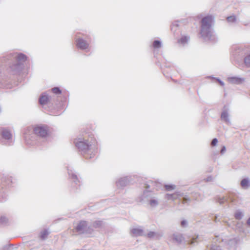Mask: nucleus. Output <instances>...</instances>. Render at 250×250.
Returning a JSON list of instances; mask_svg holds the SVG:
<instances>
[{"label": "nucleus", "instance_id": "1", "mask_svg": "<svg viewBox=\"0 0 250 250\" xmlns=\"http://www.w3.org/2000/svg\"><path fill=\"white\" fill-rule=\"evenodd\" d=\"M74 143L82 155L86 159L93 158L97 152L98 144L95 140L89 141L84 138L78 137L74 139Z\"/></svg>", "mask_w": 250, "mask_h": 250}, {"label": "nucleus", "instance_id": "2", "mask_svg": "<svg viewBox=\"0 0 250 250\" xmlns=\"http://www.w3.org/2000/svg\"><path fill=\"white\" fill-rule=\"evenodd\" d=\"M214 17L212 15L203 18L201 21L200 34L204 41L215 43L217 42L218 38L212 27Z\"/></svg>", "mask_w": 250, "mask_h": 250}, {"label": "nucleus", "instance_id": "3", "mask_svg": "<svg viewBox=\"0 0 250 250\" xmlns=\"http://www.w3.org/2000/svg\"><path fill=\"white\" fill-rule=\"evenodd\" d=\"M155 183L152 181L147 182L145 184L146 189L143 192L142 199H146L149 202V205L152 207H157L159 204L157 198L155 195V193L152 190V188L154 186Z\"/></svg>", "mask_w": 250, "mask_h": 250}, {"label": "nucleus", "instance_id": "4", "mask_svg": "<svg viewBox=\"0 0 250 250\" xmlns=\"http://www.w3.org/2000/svg\"><path fill=\"white\" fill-rule=\"evenodd\" d=\"M11 57L15 59V62L10 67L14 74H17L23 67V62L27 60V57L22 53H14L12 55Z\"/></svg>", "mask_w": 250, "mask_h": 250}, {"label": "nucleus", "instance_id": "5", "mask_svg": "<svg viewBox=\"0 0 250 250\" xmlns=\"http://www.w3.org/2000/svg\"><path fill=\"white\" fill-rule=\"evenodd\" d=\"M0 141L7 146H11L13 144L14 140L10 128L0 126Z\"/></svg>", "mask_w": 250, "mask_h": 250}, {"label": "nucleus", "instance_id": "6", "mask_svg": "<svg viewBox=\"0 0 250 250\" xmlns=\"http://www.w3.org/2000/svg\"><path fill=\"white\" fill-rule=\"evenodd\" d=\"M165 198L168 200H171L172 201L179 199V204L182 203L184 205H188L191 201L189 197L185 195L184 193L180 192H176L173 194H166L165 195Z\"/></svg>", "mask_w": 250, "mask_h": 250}, {"label": "nucleus", "instance_id": "7", "mask_svg": "<svg viewBox=\"0 0 250 250\" xmlns=\"http://www.w3.org/2000/svg\"><path fill=\"white\" fill-rule=\"evenodd\" d=\"M67 172L69 175V178L71 182V186L74 192L76 191L80 186V181L73 167L71 166L67 167Z\"/></svg>", "mask_w": 250, "mask_h": 250}, {"label": "nucleus", "instance_id": "8", "mask_svg": "<svg viewBox=\"0 0 250 250\" xmlns=\"http://www.w3.org/2000/svg\"><path fill=\"white\" fill-rule=\"evenodd\" d=\"M24 138L25 143L29 146H34L37 143V136L33 132L31 127H27L24 133Z\"/></svg>", "mask_w": 250, "mask_h": 250}, {"label": "nucleus", "instance_id": "9", "mask_svg": "<svg viewBox=\"0 0 250 250\" xmlns=\"http://www.w3.org/2000/svg\"><path fill=\"white\" fill-rule=\"evenodd\" d=\"M75 229L79 234L91 233L93 231V229H90V227L88 226L87 222L85 221H80L75 227Z\"/></svg>", "mask_w": 250, "mask_h": 250}, {"label": "nucleus", "instance_id": "10", "mask_svg": "<svg viewBox=\"0 0 250 250\" xmlns=\"http://www.w3.org/2000/svg\"><path fill=\"white\" fill-rule=\"evenodd\" d=\"M233 193H228L226 196L222 197H217L216 198V201L220 205L226 204L228 205L229 207H230L233 205Z\"/></svg>", "mask_w": 250, "mask_h": 250}, {"label": "nucleus", "instance_id": "11", "mask_svg": "<svg viewBox=\"0 0 250 250\" xmlns=\"http://www.w3.org/2000/svg\"><path fill=\"white\" fill-rule=\"evenodd\" d=\"M221 121L225 123L227 125L231 124L230 119V111L228 105H224L220 116Z\"/></svg>", "mask_w": 250, "mask_h": 250}, {"label": "nucleus", "instance_id": "12", "mask_svg": "<svg viewBox=\"0 0 250 250\" xmlns=\"http://www.w3.org/2000/svg\"><path fill=\"white\" fill-rule=\"evenodd\" d=\"M75 42L76 47L79 49L85 50L89 48V41L83 39V37H77L76 39Z\"/></svg>", "mask_w": 250, "mask_h": 250}, {"label": "nucleus", "instance_id": "13", "mask_svg": "<svg viewBox=\"0 0 250 250\" xmlns=\"http://www.w3.org/2000/svg\"><path fill=\"white\" fill-rule=\"evenodd\" d=\"M33 131L37 138H44L48 135V130L44 126H37L34 128Z\"/></svg>", "mask_w": 250, "mask_h": 250}, {"label": "nucleus", "instance_id": "14", "mask_svg": "<svg viewBox=\"0 0 250 250\" xmlns=\"http://www.w3.org/2000/svg\"><path fill=\"white\" fill-rule=\"evenodd\" d=\"M216 241H218L219 243L221 242H224L227 248L229 249H233L234 246V240L233 238H230L229 239H223L220 236H216Z\"/></svg>", "mask_w": 250, "mask_h": 250}, {"label": "nucleus", "instance_id": "15", "mask_svg": "<svg viewBox=\"0 0 250 250\" xmlns=\"http://www.w3.org/2000/svg\"><path fill=\"white\" fill-rule=\"evenodd\" d=\"M13 180V178L8 174L4 173L1 177V182L6 186H12L14 183Z\"/></svg>", "mask_w": 250, "mask_h": 250}, {"label": "nucleus", "instance_id": "16", "mask_svg": "<svg viewBox=\"0 0 250 250\" xmlns=\"http://www.w3.org/2000/svg\"><path fill=\"white\" fill-rule=\"evenodd\" d=\"M130 176H125L119 179L116 182L117 187L123 188L127 186L131 180Z\"/></svg>", "mask_w": 250, "mask_h": 250}, {"label": "nucleus", "instance_id": "17", "mask_svg": "<svg viewBox=\"0 0 250 250\" xmlns=\"http://www.w3.org/2000/svg\"><path fill=\"white\" fill-rule=\"evenodd\" d=\"M171 239L174 243H176L177 244H181L184 241V237L183 234L180 233H174L171 236Z\"/></svg>", "mask_w": 250, "mask_h": 250}, {"label": "nucleus", "instance_id": "18", "mask_svg": "<svg viewBox=\"0 0 250 250\" xmlns=\"http://www.w3.org/2000/svg\"><path fill=\"white\" fill-rule=\"evenodd\" d=\"M246 225L242 222H238L235 224V229H238L239 231L246 234L249 232L247 229H245Z\"/></svg>", "mask_w": 250, "mask_h": 250}, {"label": "nucleus", "instance_id": "19", "mask_svg": "<svg viewBox=\"0 0 250 250\" xmlns=\"http://www.w3.org/2000/svg\"><path fill=\"white\" fill-rule=\"evenodd\" d=\"M240 186L243 189H248L250 187V179L249 178L243 179L240 182Z\"/></svg>", "mask_w": 250, "mask_h": 250}, {"label": "nucleus", "instance_id": "20", "mask_svg": "<svg viewBox=\"0 0 250 250\" xmlns=\"http://www.w3.org/2000/svg\"><path fill=\"white\" fill-rule=\"evenodd\" d=\"M49 101V97L46 93H43L39 98V103L42 105L46 104Z\"/></svg>", "mask_w": 250, "mask_h": 250}, {"label": "nucleus", "instance_id": "21", "mask_svg": "<svg viewBox=\"0 0 250 250\" xmlns=\"http://www.w3.org/2000/svg\"><path fill=\"white\" fill-rule=\"evenodd\" d=\"M131 233L134 236H142L143 235V230L140 228H133L131 230Z\"/></svg>", "mask_w": 250, "mask_h": 250}, {"label": "nucleus", "instance_id": "22", "mask_svg": "<svg viewBox=\"0 0 250 250\" xmlns=\"http://www.w3.org/2000/svg\"><path fill=\"white\" fill-rule=\"evenodd\" d=\"M103 224V223L102 221L97 220L94 221L92 223V224L91 225H90L89 226L90 227V229H93L92 228L97 229L101 228Z\"/></svg>", "mask_w": 250, "mask_h": 250}, {"label": "nucleus", "instance_id": "23", "mask_svg": "<svg viewBox=\"0 0 250 250\" xmlns=\"http://www.w3.org/2000/svg\"><path fill=\"white\" fill-rule=\"evenodd\" d=\"M244 216L243 211L239 209L235 211V219L241 220Z\"/></svg>", "mask_w": 250, "mask_h": 250}, {"label": "nucleus", "instance_id": "24", "mask_svg": "<svg viewBox=\"0 0 250 250\" xmlns=\"http://www.w3.org/2000/svg\"><path fill=\"white\" fill-rule=\"evenodd\" d=\"M189 39V37L184 36H182L179 40H178V42L180 43L185 44L188 42Z\"/></svg>", "mask_w": 250, "mask_h": 250}, {"label": "nucleus", "instance_id": "25", "mask_svg": "<svg viewBox=\"0 0 250 250\" xmlns=\"http://www.w3.org/2000/svg\"><path fill=\"white\" fill-rule=\"evenodd\" d=\"M208 78L211 79L212 80H214L216 82H217L219 84L222 86H224V83L221 81L219 78L214 77L212 76H209L208 77Z\"/></svg>", "mask_w": 250, "mask_h": 250}, {"label": "nucleus", "instance_id": "26", "mask_svg": "<svg viewBox=\"0 0 250 250\" xmlns=\"http://www.w3.org/2000/svg\"><path fill=\"white\" fill-rule=\"evenodd\" d=\"M162 46V42L159 40H155L153 42V47L154 48H159Z\"/></svg>", "mask_w": 250, "mask_h": 250}, {"label": "nucleus", "instance_id": "27", "mask_svg": "<svg viewBox=\"0 0 250 250\" xmlns=\"http://www.w3.org/2000/svg\"><path fill=\"white\" fill-rule=\"evenodd\" d=\"M8 219L7 218L4 216H2L0 218V225H4L7 223Z\"/></svg>", "mask_w": 250, "mask_h": 250}, {"label": "nucleus", "instance_id": "28", "mask_svg": "<svg viewBox=\"0 0 250 250\" xmlns=\"http://www.w3.org/2000/svg\"><path fill=\"white\" fill-rule=\"evenodd\" d=\"M49 233L46 229H44L41 232L40 237L41 239H44L48 235Z\"/></svg>", "mask_w": 250, "mask_h": 250}, {"label": "nucleus", "instance_id": "29", "mask_svg": "<svg viewBox=\"0 0 250 250\" xmlns=\"http://www.w3.org/2000/svg\"><path fill=\"white\" fill-rule=\"evenodd\" d=\"M165 188L166 190L170 191L175 188V186L174 185H165Z\"/></svg>", "mask_w": 250, "mask_h": 250}, {"label": "nucleus", "instance_id": "30", "mask_svg": "<svg viewBox=\"0 0 250 250\" xmlns=\"http://www.w3.org/2000/svg\"><path fill=\"white\" fill-rule=\"evenodd\" d=\"M52 91L55 94H60L62 93V90L58 87H55L52 88Z\"/></svg>", "mask_w": 250, "mask_h": 250}, {"label": "nucleus", "instance_id": "31", "mask_svg": "<svg viewBox=\"0 0 250 250\" xmlns=\"http://www.w3.org/2000/svg\"><path fill=\"white\" fill-rule=\"evenodd\" d=\"M244 62L247 67H250V55L245 57L244 59Z\"/></svg>", "mask_w": 250, "mask_h": 250}, {"label": "nucleus", "instance_id": "32", "mask_svg": "<svg viewBox=\"0 0 250 250\" xmlns=\"http://www.w3.org/2000/svg\"><path fill=\"white\" fill-rule=\"evenodd\" d=\"M180 226L182 228H186L188 226V222L186 219H183L180 223Z\"/></svg>", "mask_w": 250, "mask_h": 250}, {"label": "nucleus", "instance_id": "33", "mask_svg": "<svg viewBox=\"0 0 250 250\" xmlns=\"http://www.w3.org/2000/svg\"><path fill=\"white\" fill-rule=\"evenodd\" d=\"M179 26V24L177 21H175L173 22L171 26V30L175 31L176 30V28Z\"/></svg>", "mask_w": 250, "mask_h": 250}, {"label": "nucleus", "instance_id": "34", "mask_svg": "<svg viewBox=\"0 0 250 250\" xmlns=\"http://www.w3.org/2000/svg\"><path fill=\"white\" fill-rule=\"evenodd\" d=\"M218 142V139L216 138L212 139L210 143V146L212 147L215 146L217 145V143Z\"/></svg>", "mask_w": 250, "mask_h": 250}, {"label": "nucleus", "instance_id": "35", "mask_svg": "<svg viewBox=\"0 0 250 250\" xmlns=\"http://www.w3.org/2000/svg\"><path fill=\"white\" fill-rule=\"evenodd\" d=\"M156 233L154 231H150L147 233V236L149 238H152L156 236Z\"/></svg>", "mask_w": 250, "mask_h": 250}, {"label": "nucleus", "instance_id": "36", "mask_svg": "<svg viewBox=\"0 0 250 250\" xmlns=\"http://www.w3.org/2000/svg\"><path fill=\"white\" fill-rule=\"evenodd\" d=\"M198 237L199 236H197L195 238H193L191 240H190L189 241L188 244L190 245H194L195 243L197 242V239H198Z\"/></svg>", "mask_w": 250, "mask_h": 250}, {"label": "nucleus", "instance_id": "37", "mask_svg": "<svg viewBox=\"0 0 250 250\" xmlns=\"http://www.w3.org/2000/svg\"><path fill=\"white\" fill-rule=\"evenodd\" d=\"M228 22H234V15H231L229 16L227 19Z\"/></svg>", "mask_w": 250, "mask_h": 250}, {"label": "nucleus", "instance_id": "38", "mask_svg": "<svg viewBox=\"0 0 250 250\" xmlns=\"http://www.w3.org/2000/svg\"><path fill=\"white\" fill-rule=\"evenodd\" d=\"M235 84L241 83L244 81V79L239 78L236 77H235Z\"/></svg>", "mask_w": 250, "mask_h": 250}, {"label": "nucleus", "instance_id": "39", "mask_svg": "<svg viewBox=\"0 0 250 250\" xmlns=\"http://www.w3.org/2000/svg\"><path fill=\"white\" fill-rule=\"evenodd\" d=\"M209 250H222V249L219 246L213 245L210 247Z\"/></svg>", "mask_w": 250, "mask_h": 250}, {"label": "nucleus", "instance_id": "40", "mask_svg": "<svg viewBox=\"0 0 250 250\" xmlns=\"http://www.w3.org/2000/svg\"><path fill=\"white\" fill-rule=\"evenodd\" d=\"M226 151V147L225 146H222V148L220 150V153L221 155H223L225 152Z\"/></svg>", "mask_w": 250, "mask_h": 250}, {"label": "nucleus", "instance_id": "41", "mask_svg": "<svg viewBox=\"0 0 250 250\" xmlns=\"http://www.w3.org/2000/svg\"><path fill=\"white\" fill-rule=\"evenodd\" d=\"M13 245H9L8 246H5L3 247V250H11L12 249Z\"/></svg>", "mask_w": 250, "mask_h": 250}, {"label": "nucleus", "instance_id": "42", "mask_svg": "<svg viewBox=\"0 0 250 250\" xmlns=\"http://www.w3.org/2000/svg\"><path fill=\"white\" fill-rule=\"evenodd\" d=\"M228 81L230 83H234V77H229L228 78Z\"/></svg>", "mask_w": 250, "mask_h": 250}, {"label": "nucleus", "instance_id": "43", "mask_svg": "<svg viewBox=\"0 0 250 250\" xmlns=\"http://www.w3.org/2000/svg\"><path fill=\"white\" fill-rule=\"evenodd\" d=\"M213 180V178L212 176H209L208 177L206 178L205 179L206 182H211Z\"/></svg>", "mask_w": 250, "mask_h": 250}, {"label": "nucleus", "instance_id": "44", "mask_svg": "<svg viewBox=\"0 0 250 250\" xmlns=\"http://www.w3.org/2000/svg\"><path fill=\"white\" fill-rule=\"evenodd\" d=\"M218 158V154L217 153L213 152V159L214 161Z\"/></svg>", "mask_w": 250, "mask_h": 250}, {"label": "nucleus", "instance_id": "45", "mask_svg": "<svg viewBox=\"0 0 250 250\" xmlns=\"http://www.w3.org/2000/svg\"><path fill=\"white\" fill-rule=\"evenodd\" d=\"M218 217H219V216H218V215H215V216H214V218L213 220H214V221L215 222H218V221H220V219H218Z\"/></svg>", "mask_w": 250, "mask_h": 250}, {"label": "nucleus", "instance_id": "46", "mask_svg": "<svg viewBox=\"0 0 250 250\" xmlns=\"http://www.w3.org/2000/svg\"><path fill=\"white\" fill-rule=\"evenodd\" d=\"M247 225L250 227V217L247 221Z\"/></svg>", "mask_w": 250, "mask_h": 250}, {"label": "nucleus", "instance_id": "47", "mask_svg": "<svg viewBox=\"0 0 250 250\" xmlns=\"http://www.w3.org/2000/svg\"><path fill=\"white\" fill-rule=\"evenodd\" d=\"M226 223H227V225L229 226H230V225L229 224V223L228 222H226Z\"/></svg>", "mask_w": 250, "mask_h": 250}, {"label": "nucleus", "instance_id": "48", "mask_svg": "<svg viewBox=\"0 0 250 250\" xmlns=\"http://www.w3.org/2000/svg\"><path fill=\"white\" fill-rule=\"evenodd\" d=\"M238 48V46L235 45V51Z\"/></svg>", "mask_w": 250, "mask_h": 250}, {"label": "nucleus", "instance_id": "49", "mask_svg": "<svg viewBox=\"0 0 250 250\" xmlns=\"http://www.w3.org/2000/svg\"><path fill=\"white\" fill-rule=\"evenodd\" d=\"M10 57H11L10 56H8V59H10Z\"/></svg>", "mask_w": 250, "mask_h": 250}]
</instances>
